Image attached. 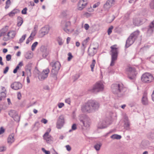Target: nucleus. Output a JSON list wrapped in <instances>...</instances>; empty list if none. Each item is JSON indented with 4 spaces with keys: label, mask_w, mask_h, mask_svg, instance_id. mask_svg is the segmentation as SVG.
<instances>
[{
    "label": "nucleus",
    "mask_w": 154,
    "mask_h": 154,
    "mask_svg": "<svg viewBox=\"0 0 154 154\" xmlns=\"http://www.w3.org/2000/svg\"><path fill=\"white\" fill-rule=\"evenodd\" d=\"M14 135L13 134L10 135L8 138V142L9 144H11L14 142Z\"/></svg>",
    "instance_id": "cd10ccee"
},
{
    "label": "nucleus",
    "mask_w": 154,
    "mask_h": 154,
    "mask_svg": "<svg viewBox=\"0 0 154 154\" xmlns=\"http://www.w3.org/2000/svg\"><path fill=\"white\" fill-rule=\"evenodd\" d=\"M115 1L114 0H107L104 5L103 8L108 11L111 7L115 5Z\"/></svg>",
    "instance_id": "f8f14e48"
},
{
    "label": "nucleus",
    "mask_w": 154,
    "mask_h": 154,
    "mask_svg": "<svg viewBox=\"0 0 154 154\" xmlns=\"http://www.w3.org/2000/svg\"><path fill=\"white\" fill-rule=\"evenodd\" d=\"M100 2H98L97 3L94 4L93 6V8H95L97 7H98L99 5H100Z\"/></svg>",
    "instance_id": "3c124183"
},
{
    "label": "nucleus",
    "mask_w": 154,
    "mask_h": 154,
    "mask_svg": "<svg viewBox=\"0 0 154 154\" xmlns=\"http://www.w3.org/2000/svg\"><path fill=\"white\" fill-rule=\"evenodd\" d=\"M154 30V20L150 24L147 28V34L149 36L153 32Z\"/></svg>",
    "instance_id": "aec40b11"
},
{
    "label": "nucleus",
    "mask_w": 154,
    "mask_h": 154,
    "mask_svg": "<svg viewBox=\"0 0 154 154\" xmlns=\"http://www.w3.org/2000/svg\"><path fill=\"white\" fill-rule=\"evenodd\" d=\"M150 7L151 9H154V0H152L150 3Z\"/></svg>",
    "instance_id": "a18cd8bd"
},
{
    "label": "nucleus",
    "mask_w": 154,
    "mask_h": 154,
    "mask_svg": "<svg viewBox=\"0 0 154 154\" xmlns=\"http://www.w3.org/2000/svg\"><path fill=\"white\" fill-rule=\"evenodd\" d=\"M26 35L25 34L23 35L22 37L20 38L19 40V43H20L23 42V41L25 39V38L26 37Z\"/></svg>",
    "instance_id": "ea45409f"
},
{
    "label": "nucleus",
    "mask_w": 154,
    "mask_h": 154,
    "mask_svg": "<svg viewBox=\"0 0 154 154\" xmlns=\"http://www.w3.org/2000/svg\"><path fill=\"white\" fill-rule=\"evenodd\" d=\"M48 121L45 119H42L41 120V122L46 124L47 123Z\"/></svg>",
    "instance_id": "052dcab7"
},
{
    "label": "nucleus",
    "mask_w": 154,
    "mask_h": 154,
    "mask_svg": "<svg viewBox=\"0 0 154 154\" xmlns=\"http://www.w3.org/2000/svg\"><path fill=\"white\" fill-rule=\"evenodd\" d=\"M66 147L67 151H69L71 150V147L69 145H67L66 146Z\"/></svg>",
    "instance_id": "680f3d73"
},
{
    "label": "nucleus",
    "mask_w": 154,
    "mask_h": 154,
    "mask_svg": "<svg viewBox=\"0 0 154 154\" xmlns=\"http://www.w3.org/2000/svg\"><path fill=\"white\" fill-rule=\"evenodd\" d=\"M89 39V37H88L86 39L84 40L82 43V45L83 47V48H82V49H83L84 51L86 47V45Z\"/></svg>",
    "instance_id": "7c9ffc66"
},
{
    "label": "nucleus",
    "mask_w": 154,
    "mask_h": 154,
    "mask_svg": "<svg viewBox=\"0 0 154 154\" xmlns=\"http://www.w3.org/2000/svg\"><path fill=\"white\" fill-rule=\"evenodd\" d=\"M153 76L148 73L144 74L141 77V81L144 83H150L153 81Z\"/></svg>",
    "instance_id": "0eeeda50"
},
{
    "label": "nucleus",
    "mask_w": 154,
    "mask_h": 154,
    "mask_svg": "<svg viewBox=\"0 0 154 154\" xmlns=\"http://www.w3.org/2000/svg\"><path fill=\"white\" fill-rule=\"evenodd\" d=\"M101 146L102 144L101 143H97L94 146V148L96 150L98 151L100 149Z\"/></svg>",
    "instance_id": "72a5a7b5"
},
{
    "label": "nucleus",
    "mask_w": 154,
    "mask_h": 154,
    "mask_svg": "<svg viewBox=\"0 0 154 154\" xmlns=\"http://www.w3.org/2000/svg\"><path fill=\"white\" fill-rule=\"evenodd\" d=\"M38 44V42H35L32 44L31 46L32 50V51H33L35 49Z\"/></svg>",
    "instance_id": "79ce46f5"
},
{
    "label": "nucleus",
    "mask_w": 154,
    "mask_h": 154,
    "mask_svg": "<svg viewBox=\"0 0 154 154\" xmlns=\"http://www.w3.org/2000/svg\"><path fill=\"white\" fill-rule=\"evenodd\" d=\"M68 55L69 56L68 58V61H69L72 58L73 56H72L71 53L70 52H69L68 53Z\"/></svg>",
    "instance_id": "c03bdc74"
},
{
    "label": "nucleus",
    "mask_w": 154,
    "mask_h": 154,
    "mask_svg": "<svg viewBox=\"0 0 154 154\" xmlns=\"http://www.w3.org/2000/svg\"><path fill=\"white\" fill-rule=\"evenodd\" d=\"M8 29L7 27L3 28L1 31L0 33V37L2 36L4 37V38L6 37V36L7 35Z\"/></svg>",
    "instance_id": "bb28decb"
},
{
    "label": "nucleus",
    "mask_w": 154,
    "mask_h": 154,
    "mask_svg": "<svg viewBox=\"0 0 154 154\" xmlns=\"http://www.w3.org/2000/svg\"><path fill=\"white\" fill-rule=\"evenodd\" d=\"M62 26L63 27V30L65 32L68 33L71 32L70 30L69 29L71 26L70 21H64L62 23Z\"/></svg>",
    "instance_id": "ddd939ff"
},
{
    "label": "nucleus",
    "mask_w": 154,
    "mask_h": 154,
    "mask_svg": "<svg viewBox=\"0 0 154 154\" xmlns=\"http://www.w3.org/2000/svg\"><path fill=\"white\" fill-rule=\"evenodd\" d=\"M65 102L68 104H70V100L68 98L65 100Z\"/></svg>",
    "instance_id": "69168bd1"
},
{
    "label": "nucleus",
    "mask_w": 154,
    "mask_h": 154,
    "mask_svg": "<svg viewBox=\"0 0 154 154\" xmlns=\"http://www.w3.org/2000/svg\"><path fill=\"white\" fill-rule=\"evenodd\" d=\"M115 18V17H114V16H113L112 17V18L111 20H109L108 19L107 20V22L108 23H110L114 20Z\"/></svg>",
    "instance_id": "4d7b16f0"
},
{
    "label": "nucleus",
    "mask_w": 154,
    "mask_h": 154,
    "mask_svg": "<svg viewBox=\"0 0 154 154\" xmlns=\"http://www.w3.org/2000/svg\"><path fill=\"white\" fill-rule=\"evenodd\" d=\"M51 131V129L48 128V131L46 132L45 134L43 135V138L48 143H49L52 140V137L49 134V132Z\"/></svg>",
    "instance_id": "dca6fc26"
},
{
    "label": "nucleus",
    "mask_w": 154,
    "mask_h": 154,
    "mask_svg": "<svg viewBox=\"0 0 154 154\" xmlns=\"http://www.w3.org/2000/svg\"><path fill=\"white\" fill-rule=\"evenodd\" d=\"M4 129L2 127H1L0 128V135L4 133Z\"/></svg>",
    "instance_id": "e2e57ef3"
},
{
    "label": "nucleus",
    "mask_w": 154,
    "mask_h": 154,
    "mask_svg": "<svg viewBox=\"0 0 154 154\" xmlns=\"http://www.w3.org/2000/svg\"><path fill=\"white\" fill-rule=\"evenodd\" d=\"M9 115L14 118V120L17 122L19 121L20 117L17 113L14 110H11L9 112Z\"/></svg>",
    "instance_id": "a211bd4d"
},
{
    "label": "nucleus",
    "mask_w": 154,
    "mask_h": 154,
    "mask_svg": "<svg viewBox=\"0 0 154 154\" xmlns=\"http://www.w3.org/2000/svg\"><path fill=\"white\" fill-rule=\"evenodd\" d=\"M113 28V27L112 26H111L108 29V34L109 35L112 32V29Z\"/></svg>",
    "instance_id": "49530a36"
},
{
    "label": "nucleus",
    "mask_w": 154,
    "mask_h": 154,
    "mask_svg": "<svg viewBox=\"0 0 154 154\" xmlns=\"http://www.w3.org/2000/svg\"><path fill=\"white\" fill-rule=\"evenodd\" d=\"M147 93L145 92L143 94L142 99V104L145 105H147L148 104V100L147 97Z\"/></svg>",
    "instance_id": "b1692460"
},
{
    "label": "nucleus",
    "mask_w": 154,
    "mask_h": 154,
    "mask_svg": "<svg viewBox=\"0 0 154 154\" xmlns=\"http://www.w3.org/2000/svg\"><path fill=\"white\" fill-rule=\"evenodd\" d=\"M64 123V116L60 115L58 120L57 123V127L58 129H60L63 126Z\"/></svg>",
    "instance_id": "4468645a"
},
{
    "label": "nucleus",
    "mask_w": 154,
    "mask_h": 154,
    "mask_svg": "<svg viewBox=\"0 0 154 154\" xmlns=\"http://www.w3.org/2000/svg\"><path fill=\"white\" fill-rule=\"evenodd\" d=\"M110 124L109 122L108 119L106 120H104L100 122L98 128L100 129H103L106 128Z\"/></svg>",
    "instance_id": "f3484780"
},
{
    "label": "nucleus",
    "mask_w": 154,
    "mask_h": 154,
    "mask_svg": "<svg viewBox=\"0 0 154 154\" xmlns=\"http://www.w3.org/2000/svg\"><path fill=\"white\" fill-rule=\"evenodd\" d=\"M124 122V127L125 128L126 130H129L130 129V123L128 117H126L125 118Z\"/></svg>",
    "instance_id": "a878e982"
},
{
    "label": "nucleus",
    "mask_w": 154,
    "mask_h": 154,
    "mask_svg": "<svg viewBox=\"0 0 154 154\" xmlns=\"http://www.w3.org/2000/svg\"><path fill=\"white\" fill-rule=\"evenodd\" d=\"M27 10V9L26 8H24L22 11L21 13L22 14H26V11Z\"/></svg>",
    "instance_id": "603ef678"
},
{
    "label": "nucleus",
    "mask_w": 154,
    "mask_h": 154,
    "mask_svg": "<svg viewBox=\"0 0 154 154\" xmlns=\"http://www.w3.org/2000/svg\"><path fill=\"white\" fill-rule=\"evenodd\" d=\"M11 88L15 90H18L22 87V84L18 82H15L11 85Z\"/></svg>",
    "instance_id": "412c9836"
},
{
    "label": "nucleus",
    "mask_w": 154,
    "mask_h": 154,
    "mask_svg": "<svg viewBox=\"0 0 154 154\" xmlns=\"http://www.w3.org/2000/svg\"><path fill=\"white\" fill-rule=\"evenodd\" d=\"M6 150V147L4 146H0V152H3Z\"/></svg>",
    "instance_id": "de8ad7c7"
},
{
    "label": "nucleus",
    "mask_w": 154,
    "mask_h": 154,
    "mask_svg": "<svg viewBox=\"0 0 154 154\" xmlns=\"http://www.w3.org/2000/svg\"><path fill=\"white\" fill-rule=\"evenodd\" d=\"M149 142L148 140L142 141L141 143L142 145L144 148H146L149 144Z\"/></svg>",
    "instance_id": "2f4dec72"
},
{
    "label": "nucleus",
    "mask_w": 154,
    "mask_h": 154,
    "mask_svg": "<svg viewBox=\"0 0 154 154\" xmlns=\"http://www.w3.org/2000/svg\"><path fill=\"white\" fill-rule=\"evenodd\" d=\"M6 93L2 91L0 93V101L4 100L6 97Z\"/></svg>",
    "instance_id": "c756f323"
},
{
    "label": "nucleus",
    "mask_w": 154,
    "mask_h": 154,
    "mask_svg": "<svg viewBox=\"0 0 154 154\" xmlns=\"http://www.w3.org/2000/svg\"><path fill=\"white\" fill-rule=\"evenodd\" d=\"M57 41L59 45H61L63 43L62 39L60 37H58L57 39Z\"/></svg>",
    "instance_id": "a19ab883"
},
{
    "label": "nucleus",
    "mask_w": 154,
    "mask_h": 154,
    "mask_svg": "<svg viewBox=\"0 0 154 154\" xmlns=\"http://www.w3.org/2000/svg\"><path fill=\"white\" fill-rule=\"evenodd\" d=\"M29 5L33 6L35 5V4L33 2L30 1L29 3Z\"/></svg>",
    "instance_id": "0e129e2a"
},
{
    "label": "nucleus",
    "mask_w": 154,
    "mask_h": 154,
    "mask_svg": "<svg viewBox=\"0 0 154 154\" xmlns=\"http://www.w3.org/2000/svg\"><path fill=\"white\" fill-rule=\"evenodd\" d=\"M79 120L86 129L89 128L90 125V119L88 117L84 116L82 118L79 119Z\"/></svg>",
    "instance_id": "1a4fd4ad"
},
{
    "label": "nucleus",
    "mask_w": 154,
    "mask_h": 154,
    "mask_svg": "<svg viewBox=\"0 0 154 154\" xmlns=\"http://www.w3.org/2000/svg\"><path fill=\"white\" fill-rule=\"evenodd\" d=\"M23 23V20L22 17H17V25L20 26Z\"/></svg>",
    "instance_id": "473e14b6"
},
{
    "label": "nucleus",
    "mask_w": 154,
    "mask_h": 154,
    "mask_svg": "<svg viewBox=\"0 0 154 154\" xmlns=\"http://www.w3.org/2000/svg\"><path fill=\"white\" fill-rule=\"evenodd\" d=\"M70 39H71V38L70 37H68L66 39L67 44H68L69 43V42L70 40Z\"/></svg>",
    "instance_id": "338daca9"
},
{
    "label": "nucleus",
    "mask_w": 154,
    "mask_h": 154,
    "mask_svg": "<svg viewBox=\"0 0 154 154\" xmlns=\"http://www.w3.org/2000/svg\"><path fill=\"white\" fill-rule=\"evenodd\" d=\"M88 3L87 0H80L78 4V9L82 10Z\"/></svg>",
    "instance_id": "6ab92c4d"
},
{
    "label": "nucleus",
    "mask_w": 154,
    "mask_h": 154,
    "mask_svg": "<svg viewBox=\"0 0 154 154\" xmlns=\"http://www.w3.org/2000/svg\"><path fill=\"white\" fill-rule=\"evenodd\" d=\"M111 87L112 92L119 97L123 96L126 90L122 84H113Z\"/></svg>",
    "instance_id": "f03ea898"
},
{
    "label": "nucleus",
    "mask_w": 154,
    "mask_h": 154,
    "mask_svg": "<svg viewBox=\"0 0 154 154\" xmlns=\"http://www.w3.org/2000/svg\"><path fill=\"white\" fill-rule=\"evenodd\" d=\"M32 37L31 36H29V37L27 39L26 43V44H28L29 42L32 39Z\"/></svg>",
    "instance_id": "864d4df0"
},
{
    "label": "nucleus",
    "mask_w": 154,
    "mask_h": 154,
    "mask_svg": "<svg viewBox=\"0 0 154 154\" xmlns=\"http://www.w3.org/2000/svg\"><path fill=\"white\" fill-rule=\"evenodd\" d=\"M32 63H29L26 65V71L27 72L29 76H31V70L32 69Z\"/></svg>",
    "instance_id": "393cba45"
},
{
    "label": "nucleus",
    "mask_w": 154,
    "mask_h": 154,
    "mask_svg": "<svg viewBox=\"0 0 154 154\" xmlns=\"http://www.w3.org/2000/svg\"><path fill=\"white\" fill-rule=\"evenodd\" d=\"M36 31H35V30L33 32H32L31 34V35L30 36H31L32 37V38H33V37H34V36H35V34H36Z\"/></svg>",
    "instance_id": "13d9d810"
},
{
    "label": "nucleus",
    "mask_w": 154,
    "mask_h": 154,
    "mask_svg": "<svg viewBox=\"0 0 154 154\" xmlns=\"http://www.w3.org/2000/svg\"><path fill=\"white\" fill-rule=\"evenodd\" d=\"M50 65L52 68L51 76L53 78L54 80H57L58 71L61 67L60 64L59 62L56 61L51 62Z\"/></svg>",
    "instance_id": "7ed1b4c3"
},
{
    "label": "nucleus",
    "mask_w": 154,
    "mask_h": 154,
    "mask_svg": "<svg viewBox=\"0 0 154 154\" xmlns=\"http://www.w3.org/2000/svg\"><path fill=\"white\" fill-rule=\"evenodd\" d=\"M149 137L153 140L154 139V133L152 131L149 134Z\"/></svg>",
    "instance_id": "37998d69"
},
{
    "label": "nucleus",
    "mask_w": 154,
    "mask_h": 154,
    "mask_svg": "<svg viewBox=\"0 0 154 154\" xmlns=\"http://www.w3.org/2000/svg\"><path fill=\"white\" fill-rule=\"evenodd\" d=\"M77 129V126L75 124H74L72 126L71 129L69 131V132H70L73 130H75Z\"/></svg>",
    "instance_id": "4c0bfd02"
},
{
    "label": "nucleus",
    "mask_w": 154,
    "mask_h": 154,
    "mask_svg": "<svg viewBox=\"0 0 154 154\" xmlns=\"http://www.w3.org/2000/svg\"><path fill=\"white\" fill-rule=\"evenodd\" d=\"M110 48L111 49L110 54L111 56V60L110 66H112L114 65L115 61L117 59L118 48H117V45H116L112 46Z\"/></svg>",
    "instance_id": "20e7f679"
},
{
    "label": "nucleus",
    "mask_w": 154,
    "mask_h": 154,
    "mask_svg": "<svg viewBox=\"0 0 154 154\" xmlns=\"http://www.w3.org/2000/svg\"><path fill=\"white\" fill-rule=\"evenodd\" d=\"M42 150L46 154H50V152L49 151L46 150L44 148H42Z\"/></svg>",
    "instance_id": "8fccbe9b"
},
{
    "label": "nucleus",
    "mask_w": 154,
    "mask_h": 154,
    "mask_svg": "<svg viewBox=\"0 0 154 154\" xmlns=\"http://www.w3.org/2000/svg\"><path fill=\"white\" fill-rule=\"evenodd\" d=\"M111 138L112 139H120L121 138L120 135L117 134H114L112 135L111 136Z\"/></svg>",
    "instance_id": "f704fd0d"
},
{
    "label": "nucleus",
    "mask_w": 154,
    "mask_h": 154,
    "mask_svg": "<svg viewBox=\"0 0 154 154\" xmlns=\"http://www.w3.org/2000/svg\"><path fill=\"white\" fill-rule=\"evenodd\" d=\"M152 100L154 101V90L153 91L152 95Z\"/></svg>",
    "instance_id": "774afa93"
},
{
    "label": "nucleus",
    "mask_w": 154,
    "mask_h": 154,
    "mask_svg": "<svg viewBox=\"0 0 154 154\" xmlns=\"http://www.w3.org/2000/svg\"><path fill=\"white\" fill-rule=\"evenodd\" d=\"M25 57L27 59H30L32 58V55L30 53H27L25 55Z\"/></svg>",
    "instance_id": "58836bf2"
},
{
    "label": "nucleus",
    "mask_w": 154,
    "mask_h": 154,
    "mask_svg": "<svg viewBox=\"0 0 154 154\" xmlns=\"http://www.w3.org/2000/svg\"><path fill=\"white\" fill-rule=\"evenodd\" d=\"M20 12V10L17 9H14L10 12L8 15L10 17L14 16L15 14L18 13Z\"/></svg>",
    "instance_id": "c85d7f7f"
},
{
    "label": "nucleus",
    "mask_w": 154,
    "mask_h": 154,
    "mask_svg": "<svg viewBox=\"0 0 154 154\" xmlns=\"http://www.w3.org/2000/svg\"><path fill=\"white\" fill-rule=\"evenodd\" d=\"M9 68L8 66L6 67L4 70L3 73L5 74H6L8 71Z\"/></svg>",
    "instance_id": "6e6d98bb"
},
{
    "label": "nucleus",
    "mask_w": 154,
    "mask_h": 154,
    "mask_svg": "<svg viewBox=\"0 0 154 154\" xmlns=\"http://www.w3.org/2000/svg\"><path fill=\"white\" fill-rule=\"evenodd\" d=\"M6 58L7 61H9L11 60V56L10 54H8L6 55Z\"/></svg>",
    "instance_id": "09e8293b"
},
{
    "label": "nucleus",
    "mask_w": 154,
    "mask_h": 154,
    "mask_svg": "<svg viewBox=\"0 0 154 154\" xmlns=\"http://www.w3.org/2000/svg\"><path fill=\"white\" fill-rule=\"evenodd\" d=\"M49 31V28L48 27H44L42 28L41 30V35L42 36H43L47 34Z\"/></svg>",
    "instance_id": "5701e85b"
},
{
    "label": "nucleus",
    "mask_w": 154,
    "mask_h": 154,
    "mask_svg": "<svg viewBox=\"0 0 154 154\" xmlns=\"http://www.w3.org/2000/svg\"><path fill=\"white\" fill-rule=\"evenodd\" d=\"M104 89L103 85L101 82H97L93 87L90 89L89 91L94 93H97L103 90Z\"/></svg>",
    "instance_id": "423d86ee"
},
{
    "label": "nucleus",
    "mask_w": 154,
    "mask_h": 154,
    "mask_svg": "<svg viewBox=\"0 0 154 154\" xmlns=\"http://www.w3.org/2000/svg\"><path fill=\"white\" fill-rule=\"evenodd\" d=\"M146 21V19L144 18H135L133 19V23L135 26H139L142 25Z\"/></svg>",
    "instance_id": "9b49d317"
},
{
    "label": "nucleus",
    "mask_w": 154,
    "mask_h": 154,
    "mask_svg": "<svg viewBox=\"0 0 154 154\" xmlns=\"http://www.w3.org/2000/svg\"><path fill=\"white\" fill-rule=\"evenodd\" d=\"M99 107V104L97 102L91 100L82 106L81 109L83 112L90 113L98 109Z\"/></svg>",
    "instance_id": "f257e3e1"
},
{
    "label": "nucleus",
    "mask_w": 154,
    "mask_h": 154,
    "mask_svg": "<svg viewBox=\"0 0 154 154\" xmlns=\"http://www.w3.org/2000/svg\"><path fill=\"white\" fill-rule=\"evenodd\" d=\"M90 48V47L88 48V54L90 56H94L95 54L97 52V51H93L92 52H89V49Z\"/></svg>",
    "instance_id": "e433bc0d"
},
{
    "label": "nucleus",
    "mask_w": 154,
    "mask_h": 154,
    "mask_svg": "<svg viewBox=\"0 0 154 154\" xmlns=\"http://www.w3.org/2000/svg\"><path fill=\"white\" fill-rule=\"evenodd\" d=\"M57 105L58 107L59 108H61L64 106V104L63 103H60L58 104Z\"/></svg>",
    "instance_id": "5fc2aeb1"
},
{
    "label": "nucleus",
    "mask_w": 154,
    "mask_h": 154,
    "mask_svg": "<svg viewBox=\"0 0 154 154\" xmlns=\"http://www.w3.org/2000/svg\"><path fill=\"white\" fill-rule=\"evenodd\" d=\"M84 27L85 29L87 30L89 29V26L88 24L86 23L85 24Z\"/></svg>",
    "instance_id": "bf43d9fd"
},
{
    "label": "nucleus",
    "mask_w": 154,
    "mask_h": 154,
    "mask_svg": "<svg viewBox=\"0 0 154 154\" xmlns=\"http://www.w3.org/2000/svg\"><path fill=\"white\" fill-rule=\"evenodd\" d=\"M16 35V32L14 31H10L7 32L6 37L4 38L3 40L5 41H7L14 38Z\"/></svg>",
    "instance_id": "2eb2a0df"
},
{
    "label": "nucleus",
    "mask_w": 154,
    "mask_h": 154,
    "mask_svg": "<svg viewBox=\"0 0 154 154\" xmlns=\"http://www.w3.org/2000/svg\"><path fill=\"white\" fill-rule=\"evenodd\" d=\"M95 63V60L94 59H93L92 60V62L90 65V67L91 68V70L92 72L94 71V68Z\"/></svg>",
    "instance_id": "c9c22d12"
},
{
    "label": "nucleus",
    "mask_w": 154,
    "mask_h": 154,
    "mask_svg": "<svg viewBox=\"0 0 154 154\" xmlns=\"http://www.w3.org/2000/svg\"><path fill=\"white\" fill-rule=\"evenodd\" d=\"M41 51L42 52L43 57L45 58L48 54L49 51L47 48L45 46H42L41 48Z\"/></svg>",
    "instance_id": "4be33fe9"
},
{
    "label": "nucleus",
    "mask_w": 154,
    "mask_h": 154,
    "mask_svg": "<svg viewBox=\"0 0 154 154\" xmlns=\"http://www.w3.org/2000/svg\"><path fill=\"white\" fill-rule=\"evenodd\" d=\"M128 72V77L131 80L133 79L136 75L137 73L134 68L129 67L127 69Z\"/></svg>",
    "instance_id": "6e6552de"
},
{
    "label": "nucleus",
    "mask_w": 154,
    "mask_h": 154,
    "mask_svg": "<svg viewBox=\"0 0 154 154\" xmlns=\"http://www.w3.org/2000/svg\"><path fill=\"white\" fill-rule=\"evenodd\" d=\"M50 70L48 68H47L44 70L42 72L38 74V79L40 80H43L46 78Z\"/></svg>",
    "instance_id": "9d476101"
},
{
    "label": "nucleus",
    "mask_w": 154,
    "mask_h": 154,
    "mask_svg": "<svg viewBox=\"0 0 154 154\" xmlns=\"http://www.w3.org/2000/svg\"><path fill=\"white\" fill-rule=\"evenodd\" d=\"M140 33V31L137 30L132 33L127 38L126 43L125 47L128 48L137 39Z\"/></svg>",
    "instance_id": "39448f33"
}]
</instances>
